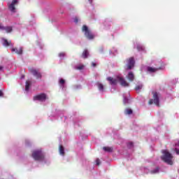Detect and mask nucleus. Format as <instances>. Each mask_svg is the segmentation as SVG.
Instances as JSON below:
<instances>
[{
	"instance_id": "412c9836",
	"label": "nucleus",
	"mask_w": 179,
	"mask_h": 179,
	"mask_svg": "<svg viewBox=\"0 0 179 179\" xmlns=\"http://www.w3.org/2000/svg\"><path fill=\"white\" fill-rule=\"evenodd\" d=\"M103 150L108 153H111V152H113V148L111 147H103Z\"/></svg>"
},
{
	"instance_id": "423d86ee",
	"label": "nucleus",
	"mask_w": 179,
	"mask_h": 179,
	"mask_svg": "<svg viewBox=\"0 0 179 179\" xmlns=\"http://www.w3.org/2000/svg\"><path fill=\"white\" fill-rule=\"evenodd\" d=\"M162 69H164V66H157L156 67L148 66L147 67V72L150 73V75H153V73H156V72L161 71Z\"/></svg>"
},
{
	"instance_id": "473e14b6",
	"label": "nucleus",
	"mask_w": 179,
	"mask_h": 179,
	"mask_svg": "<svg viewBox=\"0 0 179 179\" xmlns=\"http://www.w3.org/2000/svg\"><path fill=\"white\" fill-rule=\"evenodd\" d=\"M175 152L176 155H179V149L178 148H175Z\"/></svg>"
},
{
	"instance_id": "ddd939ff",
	"label": "nucleus",
	"mask_w": 179,
	"mask_h": 179,
	"mask_svg": "<svg viewBox=\"0 0 179 179\" xmlns=\"http://www.w3.org/2000/svg\"><path fill=\"white\" fill-rule=\"evenodd\" d=\"M30 72L36 77V79H40L41 78V73L38 72L36 69H30Z\"/></svg>"
},
{
	"instance_id": "5701e85b",
	"label": "nucleus",
	"mask_w": 179,
	"mask_h": 179,
	"mask_svg": "<svg viewBox=\"0 0 179 179\" xmlns=\"http://www.w3.org/2000/svg\"><path fill=\"white\" fill-rule=\"evenodd\" d=\"M142 87H143V85H142V84H138V85L136 86V92H141V90L142 89Z\"/></svg>"
},
{
	"instance_id": "58836bf2",
	"label": "nucleus",
	"mask_w": 179,
	"mask_h": 179,
	"mask_svg": "<svg viewBox=\"0 0 179 179\" xmlns=\"http://www.w3.org/2000/svg\"><path fill=\"white\" fill-rule=\"evenodd\" d=\"M0 96H1V91H0Z\"/></svg>"
},
{
	"instance_id": "dca6fc26",
	"label": "nucleus",
	"mask_w": 179,
	"mask_h": 179,
	"mask_svg": "<svg viewBox=\"0 0 179 179\" xmlns=\"http://www.w3.org/2000/svg\"><path fill=\"white\" fill-rule=\"evenodd\" d=\"M96 86L100 93H104V92H106V88L104 87V85L101 84V83H97Z\"/></svg>"
},
{
	"instance_id": "0eeeda50",
	"label": "nucleus",
	"mask_w": 179,
	"mask_h": 179,
	"mask_svg": "<svg viewBox=\"0 0 179 179\" xmlns=\"http://www.w3.org/2000/svg\"><path fill=\"white\" fill-rule=\"evenodd\" d=\"M48 99V96H47L45 93L38 94L34 96V100L38 101H45Z\"/></svg>"
},
{
	"instance_id": "7ed1b4c3",
	"label": "nucleus",
	"mask_w": 179,
	"mask_h": 179,
	"mask_svg": "<svg viewBox=\"0 0 179 179\" xmlns=\"http://www.w3.org/2000/svg\"><path fill=\"white\" fill-rule=\"evenodd\" d=\"M31 156L36 162H43L44 160V152L41 149L34 150Z\"/></svg>"
},
{
	"instance_id": "7c9ffc66",
	"label": "nucleus",
	"mask_w": 179,
	"mask_h": 179,
	"mask_svg": "<svg viewBox=\"0 0 179 179\" xmlns=\"http://www.w3.org/2000/svg\"><path fill=\"white\" fill-rule=\"evenodd\" d=\"M95 162H96V166H99L100 165V159H96Z\"/></svg>"
},
{
	"instance_id": "f03ea898",
	"label": "nucleus",
	"mask_w": 179,
	"mask_h": 179,
	"mask_svg": "<svg viewBox=\"0 0 179 179\" xmlns=\"http://www.w3.org/2000/svg\"><path fill=\"white\" fill-rule=\"evenodd\" d=\"M107 80L109 82L110 85H117V83H120L121 86H123V87H128L129 86V83L125 80V79L121 76H117L115 78L112 77H108Z\"/></svg>"
},
{
	"instance_id": "c756f323",
	"label": "nucleus",
	"mask_w": 179,
	"mask_h": 179,
	"mask_svg": "<svg viewBox=\"0 0 179 179\" xmlns=\"http://www.w3.org/2000/svg\"><path fill=\"white\" fill-rule=\"evenodd\" d=\"M134 146V143H129L127 144V147L129 148V149H131V148H132Z\"/></svg>"
},
{
	"instance_id": "6ab92c4d",
	"label": "nucleus",
	"mask_w": 179,
	"mask_h": 179,
	"mask_svg": "<svg viewBox=\"0 0 179 179\" xmlns=\"http://www.w3.org/2000/svg\"><path fill=\"white\" fill-rule=\"evenodd\" d=\"M59 153L60 156H65V148H64V146L59 145Z\"/></svg>"
},
{
	"instance_id": "c85d7f7f",
	"label": "nucleus",
	"mask_w": 179,
	"mask_h": 179,
	"mask_svg": "<svg viewBox=\"0 0 179 179\" xmlns=\"http://www.w3.org/2000/svg\"><path fill=\"white\" fill-rule=\"evenodd\" d=\"M128 101H129V99L127 97H125V96L123 95V103H124V104H127L128 103Z\"/></svg>"
},
{
	"instance_id": "4468645a",
	"label": "nucleus",
	"mask_w": 179,
	"mask_h": 179,
	"mask_svg": "<svg viewBox=\"0 0 179 179\" xmlns=\"http://www.w3.org/2000/svg\"><path fill=\"white\" fill-rule=\"evenodd\" d=\"M11 52H15V54H17V55H22V54H23V48H11Z\"/></svg>"
},
{
	"instance_id": "2f4dec72",
	"label": "nucleus",
	"mask_w": 179,
	"mask_h": 179,
	"mask_svg": "<svg viewBox=\"0 0 179 179\" xmlns=\"http://www.w3.org/2000/svg\"><path fill=\"white\" fill-rule=\"evenodd\" d=\"M99 52L102 53L104 51V48L103 47L99 48Z\"/></svg>"
},
{
	"instance_id": "1a4fd4ad",
	"label": "nucleus",
	"mask_w": 179,
	"mask_h": 179,
	"mask_svg": "<svg viewBox=\"0 0 179 179\" xmlns=\"http://www.w3.org/2000/svg\"><path fill=\"white\" fill-rule=\"evenodd\" d=\"M159 93L155 92L153 94V99L150 100L149 104H155V106H159Z\"/></svg>"
},
{
	"instance_id": "39448f33",
	"label": "nucleus",
	"mask_w": 179,
	"mask_h": 179,
	"mask_svg": "<svg viewBox=\"0 0 179 179\" xmlns=\"http://www.w3.org/2000/svg\"><path fill=\"white\" fill-rule=\"evenodd\" d=\"M83 33H84L86 38H88V40H93L94 38V35L92 34V31H90V29L87 27V26L84 25L82 29Z\"/></svg>"
},
{
	"instance_id": "cd10ccee",
	"label": "nucleus",
	"mask_w": 179,
	"mask_h": 179,
	"mask_svg": "<svg viewBox=\"0 0 179 179\" xmlns=\"http://www.w3.org/2000/svg\"><path fill=\"white\" fill-rule=\"evenodd\" d=\"M83 68H85V66H83V64H80L76 66V69H78L79 71L83 69Z\"/></svg>"
},
{
	"instance_id": "f3484780",
	"label": "nucleus",
	"mask_w": 179,
	"mask_h": 179,
	"mask_svg": "<svg viewBox=\"0 0 179 179\" xmlns=\"http://www.w3.org/2000/svg\"><path fill=\"white\" fill-rule=\"evenodd\" d=\"M127 79H128V80H129L130 82H133L134 79H135V76L134 75V73H132V71L129 72L127 76Z\"/></svg>"
},
{
	"instance_id": "393cba45",
	"label": "nucleus",
	"mask_w": 179,
	"mask_h": 179,
	"mask_svg": "<svg viewBox=\"0 0 179 179\" xmlns=\"http://www.w3.org/2000/svg\"><path fill=\"white\" fill-rule=\"evenodd\" d=\"M117 48H113L112 50H110V54H113V55H115V54H117Z\"/></svg>"
},
{
	"instance_id": "9d476101",
	"label": "nucleus",
	"mask_w": 179,
	"mask_h": 179,
	"mask_svg": "<svg viewBox=\"0 0 179 179\" xmlns=\"http://www.w3.org/2000/svg\"><path fill=\"white\" fill-rule=\"evenodd\" d=\"M66 81L64 80V78H59V86L60 89L63 91L65 92L66 90Z\"/></svg>"
},
{
	"instance_id": "b1692460",
	"label": "nucleus",
	"mask_w": 179,
	"mask_h": 179,
	"mask_svg": "<svg viewBox=\"0 0 179 179\" xmlns=\"http://www.w3.org/2000/svg\"><path fill=\"white\" fill-rule=\"evenodd\" d=\"M124 114H126V115H130V114H132L131 109L127 108L124 111Z\"/></svg>"
},
{
	"instance_id": "a211bd4d",
	"label": "nucleus",
	"mask_w": 179,
	"mask_h": 179,
	"mask_svg": "<svg viewBox=\"0 0 179 179\" xmlns=\"http://www.w3.org/2000/svg\"><path fill=\"white\" fill-rule=\"evenodd\" d=\"M150 174H159V173H160V168L157 166L154 169L150 171Z\"/></svg>"
},
{
	"instance_id": "20e7f679",
	"label": "nucleus",
	"mask_w": 179,
	"mask_h": 179,
	"mask_svg": "<svg viewBox=\"0 0 179 179\" xmlns=\"http://www.w3.org/2000/svg\"><path fill=\"white\" fill-rule=\"evenodd\" d=\"M17 5H19V0H12L8 3V10L11 13H16L17 12Z\"/></svg>"
},
{
	"instance_id": "9b49d317",
	"label": "nucleus",
	"mask_w": 179,
	"mask_h": 179,
	"mask_svg": "<svg viewBox=\"0 0 179 179\" xmlns=\"http://www.w3.org/2000/svg\"><path fill=\"white\" fill-rule=\"evenodd\" d=\"M13 28L10 26H1V33H12Z\"/></svg>"
},
{
	"instance_id": "f704fd0d",
	"label": "nucleus",
	"mask_w": 179,
	"mask_h": 179,
	"mask_svg": "<svg viewBox=\"0 0 179 179\" xmlns=\"http://www.w3.org/2000/svg\"><path fill=\"white\" fill-rule=\"evenodd\" d=\"M88 2H90V3L92 4L93 3V0H88Z\"/></svg>"
},
{
	"instance_id": "a878e982",
	"label": "nucleus",
	"mask_w": 179,
	"mask_h": 179,
	"mask_svg": "<svg viewBox=\"0 0 179 179\" xmlns=\"http://www.w3.org/2000/svg\"><path fill=\"white\" fill-rule=\"evenodd\" d=\"M66 56V54H65V52H60L59 54V58H60V59H64V58H65Z\"/></svg>"
},
{
	"instance_id": "e433bc0d",
	"label": "nucleus",
	"mask_w": 179,
	"mask_h": 179,
	"mask_svg": "<svg viewBox=\"0 0 179 179\" xmlns=\"http://www.w3.org/2000/svg\"><path fill=\"white\" fill-rule=\"evenodd\" d=\"M92 66H96L95 63H92Z\"/></svg>"
},
{
	"instance_id": "c9c22d12",
	"label": "nucleus",
	"mask_w": 179,
	"mask_h": 179,
	"mask_svg": "<svg viewBox=\"0 0 179 179\" xmlns=\"http://www.w3.org/2000/svg\"><path fill=\"white\" fill-rule=\"evenodd\" d=\"M25 143H26V145H29V143H30V142L29 141H26Z\"/></svg>"
},
{
	"instance_id": "f8f14e48",
	"label": "nucleus",
	"mask_w": 179,
	"mask_h": 179,
	"mask_svg": "<svg viewBox=\"0 0 179 179\" xmlns=\"http://www.w3.org/2000/svg\"><path fill=\"white\" fill-rule=\"evenodd\" d=\"M134 44V48H136L138 51H145V46L141 44L139 42H135Z\"/></svg>"
},
{
	"instance_id": "aec40b11",
	"label": "nucleus",
	"mask_w": 179,
	"mask_h": 179,
	"mask_svg": "<svg viewBox=\"0 0 179 179\" xmlns=\"http://www.w3.org/2000/svg\"><path fill=\"white\" fill-rule=\"evenodd\" d=\"M30 86H31V81L27 80L25 85V92H27V93L30 90Z\"/></svg>"
},
{
	"instance_id": "4c0bfd02",
	"label": "nucleus",
	"mask_w": 179,
	"mask_h": 179,
	"mask_svg": "<svg viewBox=\"0 0 179 179\" xmlns=\"http://www.w3.org/2000/svg\"><path fill=\"white\" fill-rule=\"evenodd\" d=\"M3 94L2 92H1V97H2Z\"/></svg>"
},
{
	"instance_id": "f257e3e1",
	"label": "nucleus",
	"mask_w": 179,
	"mask_h": 179,
	"mask_svg": "<svg viewBox=\"0 0 179 179\" xmlns=\"http://www.w3.org/2000/svg\"><path fill=\"white\" fill-rule=\"evenodd\" d=\"M162 153V155L161 156V160L169 166H173V164H174V156L173 154L169 152L168 150H163Z\"/></svg>"
},
{
	"instance_id": "4be33fe9",
	"label": "nucleus",
	"mask_w": 179,
	"mask_h": 179,
	"mask_svg": "<svg viewBox=\"0 0 179 179\" xmlns=\"http://www.w3.org/2000/svg\"><path fill=\"white\" fill-rule=\"evenodd\" d=\"M89 55V51H87V50H85L84 52H83V58H87Z\"/></svg>"
},
{
	"instance_id": "72a5a7b5",
	"label": "nucleus",
	"mask_w": 179,
	"mask_h": 179,
	"mask_svg": "<svg viewBox=\"0 0 179 179\" xmlns=\"http://www.w3.org/2000/svg\"><path fill=\"white\" fill-rule=\"evenodd\" d=\"M79 22V20L78 17L74 18V23H78Z\"/></svg>"
},
{
	"instance_id": "bb28decb",
	"label": "nucleus",
	"mask_w": 179,
	"mask_h": 179,
	"mask_svg": "<svg viewBox=\"0 0 179 179\" xmlns=\"http://www.w3.org/2000/svg\"><path fill=\"white\" fill-rule=\"evenodd\" d=\"M73 90H79L82 89V85H74L73 87Z\"/></svg>"
},
{
	"instance_id": "2eb2a0df",
	"label": "nucleus",
	"mask_w": 179,
	"mask_h": 179,
	"mask_svg": "<svg viewBox=\"0 0 179 179\" xmlns=\"http://www.w3.org/2000/svg\"><path fill=\"white\" fill-rule=\"evenodd\" d=\"M1 44L4 46V47H9L10 45H13V44H12V41H8L6 38H3L1 39Z\"/></svg>"
},
{
	"instance_id": "6e6552de",
	"label": "nucleus",
	"mask_w": 179,
	"mask_h": 179,
	"mask_svg": "<svg viewBox=\"0 0 179 179\" xmlns=\"http://www.w3.org/2000/svg\"><path fill=\"white\" fill-rule=\"evenodd\" d=\"M126 69H132L135 66V59L134 57H130L126 60Z\"/></svg>"
}]
</instances>
